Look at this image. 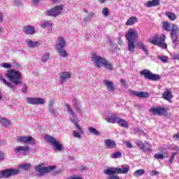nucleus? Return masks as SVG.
Segmentation results:
<instances>
[{"mask_svg":"<svg viewBox=\"0 0 179 179\" xmlns=\"http://www.w3.org/2000/svg\"><path fill=\"white\" fill-rule=\"evenodd\" d=\"M55 169V166L52 165L50 166H44V164H41L38 166H35V171L38 173L40 176L42 174H45V173H50V171H52Z\"/></svg>","mask_w":179,"mask_h":179,"instance_id":"obj_9","label":"nucleus"},{"mask_svg":"<svg viewBox=\"0 0 179 179\" xmlns=\"http://www.w3.org/2000/svg\"><path fill=\"white\" fill-rule=\"evenodd\" d=\"M102 66H103L105 69H108V71H111L113 69V64L106 59Z\"/></svg>","mask_w":179,"mask_h":179,"instance_id":"obj_31","label":"nucleus"},{"mask_svg":"<svg viewBox=\"0 0 179 179\" xmlns=\"http://www.w3.org/2000/svg\"><path fill=\"white\" fill-rule=\"evenodd\" d=\"M29 146H17L15 148V152L21 155H26L29 152Z\"/></svg>","mask_w":179,"mask_h":179,"instance_id":"obj_21","label":"nucleus"},{"mask_svg":"<svg viewBox=\"0 0 179 179\" xmlns=\"http://www.w3.org/2000/svg\"><path fill=\"white\" fill-rule=\"evenodd\" d=\"M5 76L16 86L22 83V81L20 80L22 79V73L19 71L15 69L8 70L6 73Z\"/></svg>","mask_w":179,"mask_h":179,"instance_id":"obj_2","label":"nucleus"},{"mask_svg":"<svg viewBox=\"0 0 179 179\" xmlns=\"http://www.w3.org/2000/svg\"><path fill=\"white\" fill-rule=\"evenodd\" d=\"M1 68H5V69H8V68H11L12 67V64H10L9 63L4 62V63H2L1 64Z\"/></svg>","mask_w":179,"mask_h":179,"instance_id":"obj_44","label":"nucleus"},{"mask_svg":"<svg viewBox=\"0 0 179 179\" xmlns=\"http://www.w3.org/2000/svg\"><path fill=\"white\" fill-rule=\"evenodd\" d=\"M145 6L146 8H152L153 6H159L160 5V0H152L145 3Z\"/></svg>","mask_w":179,"mask_h":179,"instance_id":"obj_24","label":"nucleus"},{"mask_svg":"<svg viewBox=\"0 0 179 179\" xmlns=\"http://www.w3.org/2000/svg\"><path fill=\"white\" fill-rule=\"evenodd\" d=\"M73 103L74 106H78V100L77 99H73Z\"/></svg>","mask_w":179,"mask_h":179,"instance_id":"obj_57","label":"nucleus"},{"mask_svg":"<svg viewBox=\"0 0 179 179\" xmlns=\"http://www.w3.org/2000/svg\"><path fill=\"white\" fill-rule=\"evenodd\" d=\"M150 176H157V174H159V171H152L150 173Z\"/></svg>","mask_w":179,"mask_h":179,"instance_id":"obj_49","label":"nucleus"},{"mask_svg":"<svg viewBox=\"0 0 179 179\" xmlns=\"http://www.w3.org/2000/svg\"><path fill=\"white\" fill-rule=\"evenodd\" d=\"M45 142H48V143H50L54 148L55 150H62V144H61V142L55 139L54 137L50 135H46L45 136Z\"/></svg>","mask_w":179,"mask_h":179,"instance_id":"obj_6","label":"nucleus"},{"mask_svg":"<svg viewBox=\"0 0 179 179\" xmlns=\"http://www.w3.org/2000/svg\"><path fill=\"white\" fill-rule=\"evenodd\" d=\"M158 59H160V61L164 64L169 62V57L167 56L158 57Z\"/></svg>","mask_w":179,"mask_h":179,"instance_id":"obj_43","label":"nucleus"},{"mask_svg":"<svg viewBox=\"0 0 179 179\" xmlns=\"http://www.w3.org/2000/svg\"><path fill=\"white\" fill-rule=\"evenodd\" d=\"M23 90H24V92H26L27 90V86L24 85L23 87Z\"/></svg>","mask_w":179,"mask_h":179,"instance_id":"obj_62","label":"nucleus"},{"mask_svg":"<svg viewBox=\"0 0 179 179\" xmlns=\"http://www.w3.org/2000/svg\"><path fill=\"white\" fill-rule=\"evenodd\" d=\"M173 59H177L178 61H179V54L173 55Z\"/></svg>","mask_w":179,"mask_h":179,"instance_id":"obj_52","label":"nucleus"},{"mask_svg":"<svg viewBox=\"0 0 179 179\" xmlns=\"http://www.w3.org/2000/svg\"><path fill=\"white\" fill-rule=\"evenodd\" d=\"M91 59L94 62L96 68L100 69L103 66L106 59L101 56L97 55V53L92 52L91 53Z\"/></svg>","mask_w":179,"mask_h":179,"instance_id":"obj_8","label":"nucleus"},{"mask_svg":"<svg viewBox=\"0 0 179 179\" xmlns=\"http://www.w3.org/2000/svg\"><path fill=\"white\" fill-rule=\"evenodd\" d=\"M88 130H89V132H90V134H93L96 136H99V135H100V133H99V131L96 130V129H94V127H90L88 128Z\"/></svg>","mask_w":179,"mask_h":179,"instance_id":"obj_37","label":"nucleus"},{"mask_svg":"<svg viewBox=\"0 0 179 179\" xmlns=\"http://www.w3.org/2000/svg\"><path fill=\"white\" fill-rule=\"evenodd\" d=\"M104 143L107 149H115L117 148V143L114 140L106 139L104 141Z\"/></svg>","mask_w":179,"mask_h":179,"instance_id":"obj_19","label":"nucleus"},{"mask_svg":"<svg viewBox=\"0 0 179 179\" xmlns=\"http://www.w3.org/2000/svg\"><path fill=\"white\" fill-rule=\"evenodd\" d=\"M4 173V178H8L11 177V176H16V174H19V169H6L3 171Z\"/></svg>","mask_w":179,"mask_h":179,"instance_id":"obj_18","label":"nucleus"},{"mask_svg":"<svg viewBox=\"0 0 179 179\" xmlns=\"http://www.w3.org/2000/svg\"><path fill=\"white\" fill-rule=\"evenodd\" d=\"M30 164H23L20 165V169H22V170H29L30 169Z\"/></svg>","mask_w":179,"mask_h":179,"instance_id":"obj_42","label":"nucleus"},{"mask_svg":"<svg viewBox=\"0 0 179 179\" xmlns=\"http://www.w3.org/2000/svg\"><path fill=\"white\" fill-rule=\"evenodd\" d=\"M154 157L155 159L163 160L164 157H167V152H164L163 154H155Z\"/></svg>","mask_w":179,"mask_h":179,"instance_id":"obj_33","label":"nucleus"},{"mask_svg":"<svg viewBox=\"0 0 179 179\" xmlns=\"http://www.w3.org/2000/svg\"><path fill=\"white\" fill-rule=\"evenodd\" d=\"M102 15L105 17H108L110 16V10H108V8H103L102 10Z\"/></svg>","mask_w":179,"mask_h":179,"instance_id":"obj_38","label":"nucleus"},{"mask_svg":"<svg viewBox=\"0 0 179 179\" xmlns=\"http://www.w3.org/2000/svg\"><path fill=\"white\" fill-rule=\"evenodd\" d=\"M22 31L25 33V34L29 35H33L36 33L34 27L30 25L23 27Z\"/></svg>","mask_w":179,"mask_h":179,"instance_id":"obj_20","label":"nucleus"},{"mask_svg":"<svg viewBox=\"0 0 179 179\" xmlns=\"http://www.w3.org/2000/svg\"><path fill=\"white\" fill-rule=\"evenodd\" d=\"M28 104H34V105H41L45 104V99L43 98H27V99Z\"/></svg>","mask_w":179,"mask_h":179,"instance_id":"obj_17","label":"nucleus"},{"mask_svg":"<svg viewBox=\"0 0 179 179\" xmlns=\"http://www.w3.org/2000/svg\"><path fill=\"white\" fill-rule=\"evenodd\" d=\"M162 97L164 99V100H167V101H169V103H171V99H173V94L171 91L166 90L162 94Z\"/></svg>","mask_w":179,"mask_h":179,"instance_id":"obj_25","label":"nucleus"},{"mask_svg":"<svg viewBox=\"0 0 179 179\" xmlns=\"http://www.w3.org/2000/svg\"><path fill=\"white\" fill-rule=\"evenodd\" d=\"M3 99V94L0 91V100H2Z\"/></svg>","mask_w":179,"mask_h":179,"instance_id":"obj_59","label":"nucleus"},{"mask_svg":"<svg viewBox=\"0 0 179 179\" xmlns=\"http://www.w3.org/2000/svg\"><path fill=\"white\" fill-rule=\"evenodd\" d=\"M129 93L130 96H135L136 97H139L140 99H148V97L150 96L148 92H136L131 90H129Z\"/></svg>","mask_w":179,"mask_h":179,"instance_id":"obj_16","label":"nucleus"},{"mask_svg":"<svg viewBox=\"0 0 179 179\" xmlns=\"http://www.w3.org/2000/svg\"><path fill=\"white\" fill-rule=\"evenodd\" d=\"M68 111L70 114V120L71 121V122H75L74 125L76 129L79 131V132H78L76 130L73 131V136H74V138H78V139H80V138H82V134H84L83 129H82V127H80L79 124L76 122L78 117L75 114V112H73V110L69 106L68 108Z\"/></svg>","mask_w":179,"mask_h":179,"instance_id":"obj_1","label":"nucleus"},{"mask_svg":"<svg viewBox=\"0 0 179 179\" xmlns=\"http://www.w3.org/2000/svg\"><path fill=\"white\" fill-rule=\"evenodd\" d=\"M150 113L153 114V115H167L169 113V108H164V107H151L150 108Z\"/></svg>","mask_w":179,"mask_h":179,"instance_id":"obj_11","label":"nucleus"},{"mask_svg":"<svg viewBox=\"0 0 179 179\" xmlns=\"http://www.w3.org/2000/svg\"><path fill=\"white\" fill-rule=\"evenodd\" d=\"M71 77V73H68V78Z\"/></svg>","mask_w":179,"mask_h":179,"instance_id":"obj_64","label":"nucleus"},{"mask_svg":"<svg viewBox=\"0 0 179 179\" xmlns=\"http://www.w3.org/2000/svg\"><path fill=\"white\" fill-rule=\"evenodd\" d=\"M129 171V165H122L120 168H110L104 171V173L107 176H112V174H128Z\"/></svg>","mask_w":179,"mask_h":179,"instance_id":"obj_3","label":"nucleus"},{"mask_svg":"<svg viewBox=\"0 0 179 179\" xmlns=\"http://www.w3.org/2000/svg\"><path fill=\"white\" fill-rule=\"evenodd\" d=\"M47 26H50V27H52V24L51 22H50V21H44L43 22H42L41 24V27H42V29H45V27H47Z\"/></svg>","mask_w":179,"mask_h":179,"instance_id":"obj_36","label":"nucleus"},{"mask_svg":"<svg viewBox=\"0 0 179 179\" xmlns=\"http://www.w3.org/2000/svg\"><path fill=\"white\" fill-rule=\"evenodd\" d=\"M3 20V15H2V13L0 12V22Z\"/></svg>","mask_w":179,"mask_h":179,"instance_id":"obj_58","label":"nucleus"},{"mask_svg":"<svg viewBox=\"0 0 179 179\" xmlns=\"http://www.w3.org/2000/svg\"><path fill=\"white\" fill-rule=\"evenodd\" d=\"M32 2L34 5H38V2H40V0H32Z\"/></svg>","mask_w":179,"mask_h":179,"instance_id":"obj_54","label":"nucleus"},{"mask_svg":"<svg viewBox=\"0 0 179 179\" xmlns=\"http://www.w3.org/2000/svg\"><path fill=\"white\" fill-rule=\"evenodd\" d=\"M50 59V54L45 53L41 57L42 62H47Z\"/></svg>","mask_w":179,"mask_h":179,"instance_id":"obj_41","label":"nucleus"},{"mask_svg":"<svg viewBox=\"0 0 179 179\" xmlns=\"http://www.w3.org/2000/svg\"><path fill=\"white\" fill-rule=\"evenodd\" d=\"M17 142L28 143L29 145H36V140L30 136H24L17 137Z\"/></svg>","mask_w":179,"mask_h":179,"instance_id":"obj_14","label":"nucleus"},{"mask_svg":"<svg viewBox=\"0 0 179 179\" xmlns=\"http://www.w3.org/2000/svg\"><path fill=\"white\" fill-rule=\"evenodd\" d=\"M171 34V38L173 43V44H178V31H179V29H178V26H177V24H172L171 25V29L170 30Z\"/></svg>","mask_w":179,"mask_h":179,"instance_id":"obj_12","label":"nucleus"},{"mask_svg":"<svg viewBox=\"0 0 179 179\" xmlns=\"http://www.w3.org/2000/svg\"><path fill=\"white\" fill-rule=\"evenodd\" d=\"M125 37L127 40L128 45H135V43H136V39L139 37V34H138V31L134 29H129Z\"/></svg>","mask_w":179,"mask_h":179,"instance_id":"obj_4","label":"nucleus"},{"mask_svg":"<svg viewBox=\"0 0 179 179\" xmlns=\"http://www.w3.org/2000/svg\"><path fill=\"white\" fill-rule=\"evenodd\" d=\"M0 124L4 127H9V125H10V121L8 120V119L5 117L0 116Z\"/></svg>","mask_w":179,"mask_h":179,"instance_id":"obj_29","label":"nucleus"},{"mask_svg":"<svg viewBox=\"0 0 179 179\" xmlns=\"http://www.w3.org/2000/svg\"><path fill=\"white\" fill-rule=\"evenodd\" d=\"M103 85L106 87L107 90L109 92H114L115 90V87H114V83L113 82L105 80L103 81Z\"/></svg>","mask_w":179,"mask_h":179,"instance_id":"obj_23","label":"nucleus"},{"mask_svg":"<svg viewBox=\"0 0 179 179\" xmlns=\"http://www.w3.org/2000/svg\"><path fill=\"white\" fill-rule=\"evenodd\" d=\"M176 155H177V153H176V152L172 153V156L169 158V163L171 164H172L173 162H174V157H176Z\"/></svg>","mask_w":179,"mask_h":179,"instance_id":"obj_45","label":"nucleus"},{"mask_svg":"<svg viewBox=\"0 0 179 179\" xmlns=\"http://www.w3.org/2000/svg\"><path fill=\"white\" fill-rule=\"evenodd\" d=\"M57 45H65V39L62 37H59L56 41Z\"/></svg>","mask_w":179,"mask_h":179,"instance_id":"obj_34","label":"nucleus"},{"mask_svg":"<svg viewBox=\"0 0 179 179\" xmlns=\"http://www.w3.org/2000/svg\"><path fill=\"white\" fill-rule=\"evenodd\" d=\"M98 1L99 2V3H104V2H106V0H98Z\"/></svg>","mask_w":179,"mask_h":179,"instance_id":"obj_60","label":"nucleus"},{"mask_svg":"<svg viewBox=\"0 0 179 179\" xmlns=\"http://www.w3.org/2000/svg\"><path fill=\"white\" fill-rule=\"evenodd\" d=\"M120 83L122 85V86H127V82H125L122 78L120 79Z\"/></svg>","mask_w":179,"mask_h":179,"instance_id":"obj_51","label":"nucleus"},{"mask_svg":"<svg viewBox=\"0 0 179 179\" xmlns=\"http://www.w3.org/2000/svg\"><path fill=\"white\" fill-rule=\"evenodd\" d=\"M162 29H164L166 31H170L171 30V26L170 25V22L165 21L162 23Z\"/></svg>","mask_w":179,"mask_h":179,"instance_id":"obj_32","label":"nucleus"},{"mask_svg":"<svg viewBox=\"0 0 179 179\" xmlns=\"http://www.w3.org/2000/svg\"><path fill=\"white\" fill-rule=\"evenodd\" d=\"M165 16H166L169 20H171V22H174V20L177 19V15H176V13L171 11L166 12Z\"/></svg>","mask_w":179,"mask_h":179,"instance_id":"obj_27","label":"nucleus"},{"mask_svg":"<svg viewBox=\"0 0 179 179\" xmlns=\"http://www.w3.org/2000/svg\"><path fill=\"white\" fill-rule=\"evenodd\" d=\"M122 154L120 152H115L110 155L111 159H118V157H121Z\"/></svg>","mask_w":179,"mask_h":179,"instance_id":"obj_40","label":"nucleus"},{"mask_svg":"<svg viewBox=\"0 0 179 179\" xmlns=\"http://www.w3.org/2000/svg\"><path fill=\"white\" fill-rule=\"evenodd\" d=\"M0 80H1V82H3V85H5V86H7V87H10L11 89H15V87H13L12 83H9L8 80H6L5 78H3V76L2 74H0Z\"/></svg>","mask_w":179,"mask_h":179,"instance_id":"obj_28","label":"nucleus"},{"mask_svg":"<svg viewBox=\"0 0 179 179\" xmlns=\"http://www.w3.org/2000/svg\"><path fill=\"white\" fill-rule=\"evenodd\" d=\"M149 43L153 44V45H167L166 43V35L164 34L159 36L155 35L152 39H149Z\"/></svg>","mask_w":179,"mask_h":179,"instance_id":"obj_7","label":"nucleus"},{"mask_svg":"<svg viewBox=\"0 0 179 179\" xmlns=\"http://www.w3.org/2000/svg\"><path fill=\"white\" fill-rule=\"evenodd\" d=\"M60 82L61 83H64V82H66L68 79V72H62L59 75Z\"/></svg>","mask_w":179,"mask_h":179,"instance_id":"obj_30","label":"nucleus"},{"mask_svg":"<svg viewBox=\"0 0 179 179\" xmlns=\"http://www.w3.org/2000/svg\"><path fill=\"white\" fill-rule=\"evenodd\" d=\"M140 75L144 76L145 79H149V80H160V76L157 74H153L148 69H144L140 71Z\"/></svg>","mask_w":179,"mask_h":179,"instance_id":"obj_10","label":"nucleus"},{"mask_svg":"<svg viewBox=\"0 0 179 179\" xmlns=\"http://www.w3.org/2000/svg\"><path fill=\"white\" fill-rule=\"evenodd\" d=\"M3 177H5V175H4V172H3V171H1V172H0V178H3Z\"/></svg>","mask_w":179,"mask_h":179,"instance_id":"obj_56","label":"nucleus"},{"mask_svg":"<svg viewBox=\"0 0 179 179\" xmlns=\"http://www.w3.org/2000/svg\"><path fill=\"white\" fill-rule=\"evenodd\" d=\"M139 48L141 49V50H143V51H145V54H146V55H148V48H146V46H145V45H141V46H139Z\"/></svg>","mask_w":179,"mask_h":179,"instance_id":"obj_47","label":"nucleus"},{"mask_svg":"<svg viewBox=\"0 0 179 179\" xmlns=\"http://www.w3.org/2000/svg\"><path fill=\"white\" fill-rule=\"evenodd\" d=\"M56 50L58 54L60 55V57H63L64 58L66 57L67 53H66V50H65V46L64 45L56 46Z\"/></svg>","mask_w":179,"mask_h":179,"instance_id":"obj_22","label":"nucleus"},{"mask_svg":"<svg viewBox=\"0 0 179 179\" xmlns=\"http://www.w3.org/2000/svg\"><path fill=\"white\" fill-rule=\"evenodd\" d=\"M136 145L140 148L143 152H149L150 150L151 145L149 142L145 141L144 143L141 141H138L136 143Z\"/></svg>","mask_w":179,"mask_h":179,"instance_id":"obj_15","label":"nucleus"},{"mask_svg":"<svg viewBox=\"0 0 179 179\" xmlns=\"http://www.w3.org/2000/svg\"><path fill=\"white\" fill-rule=\"evenodd\" d=\"M125 143H126V145L127 146V148H129V149H132L133 146H132V143H131V142L127 141Z\"/></svg>","mask_w":179,"mask_h":179,"instance_id":"obj_50","label":"nucleus"},{"mask_svg":"<svg viewBox=\"0 0 179 179\" xmlns=\"http://www.w3.org/2000/svg\"><path fill=\"white\" fill-rule=\"evenodd\" d=\"M89 16H91V17L94 16V13H90Z\"/></svg>","mask_w":179,"mask_h":179,"instance_id":"obj_63","label":"nucleus"},{"mask_svg":"<svg viewBox=\"0 0 179 179\" xmlns=\"http://www.w3.org/2000/svg\"><path fill=\"white\" fill-rule=\"evenodd\" d=\"M50 113H52V114H53L54 115H57V110H55L50 109Z\"/></svg>","mask_w":179,"mask_h":179,"instance_id":"obj_55","label":"nucleus"},{"mask_svg":"<svg viewBox=\"0 0 179 179\" xmlns=\"http://www.w3.org/2000/svg\"><path fill=\"white\" fill-rule=\"evenodd\" d=\"M161 48H164V50L167 49V45H161Z\"/></svg>","mask_w":179,"mask_h":179,"instance_id":"obj_61","label":"nucleus"},{"mask_svg":"<svg viewBox=\"0 0 179 179\" xmlns=\"http://www.w3.org/2000/svg\"><path fill=\"white\" fill-rule=\"evenodd\" d=\"M62 9H64V5L56 6L53 8L46 11L47 16H53L56 17L58 15H61V12H62Z\"/></svg>","mask_w":179,"mask_h":179,"instance_id":"obj_13","label":"nucleus"},{"mask_svg":"<svg viewBox=\"0 0 179 179\" xmlns=\"http://www.w3.org/2000/svg\"><path fill=\"white\" fill-rule=\"evenodd\" d=\"M129 51L134 52L135 51V45H129Z\"/></svg>","mask_w":179,"mask_h":179,"instance_id":"obj_48","label":"nucleus"},{"mask_svg":"<svg viewBox=\"0 0 179 179\" xmlns=\"http://www.w3.org/2000/svg\"><path fill=\"white\" fill-rule=\"evenodd\" d=\"M109 179H120V177L118 176H112Z\"/></svg>","mask_w":179,"mask_h":179,"instance_id":"obj_53","label":"nucleus"},{"mask_svg":"<svg viewBox=\"0 0 179 179\" xmlns=\"http://www.w3.org/2000/svg\"><path fill=\"white\" fill-rule=\"evenodd\" d=\"M143 174H145V171L143 169H138L134 173L135 177H141V176H143Z\"/></svg>","mask_w":179,"mask_h":179,"instance_id":"obj_35","label":"nucleus"},{"mask_svg":"<svg viewBox=\"0 0 179 179\" xmlns=\"http://www.w3.org/2000/svg\"><path fill=\"white\" fill-rule=\"evenodd\" d=\"M27 45H40V43L38 41L34 42L31 40H27L26 41Z\"/></svg>","mask_w":179,"mask_h":179,"instance_id":"obj_39","label":"nucleus"},{"mask_svg":"<svg viewBox=\"0 0 179 179\" xmlns=\"http://www.w3.org/2000/svg\"><path fill=\"white\" fill-rule=\"evenodd\" d=\"M107 122H110V124H117L120 127H122L123 128H129L128 125V122L124 119H121L115 115H111L110 117L106 119Z\"/></svg>","mask_w":179,"mask_h":179,"instance_id":"obj_5","label":"nucleus"},{"mask_svg":"<svg viewBox=\"0 0 179 179\" xmlns=\"http://www.w3.org/2000/svg\"><path fill=\"white\" fill-rule=\"evenodd\" d=\"M5 159V152L0 151V162H2Z\"/></svg>","mask_w":179,"mask_h":179,"instance_id":"obj_46","label":"nucleus"},{"mask_svg":"<svg viewBox=\"0 0 179 179\" xmlns=\"http://www.w3.org/2000/svg\"><path fill=\"white\" fill-rule=\"evenodd\" d=\"M138 22V18L136 16L131 17L127 21L125 22L126 26H132V24H135Z\"/></svg>","mask_w":179,"mask_h":179,"instance_id":"obj_26","label":"nucleus"}]
</instances>
